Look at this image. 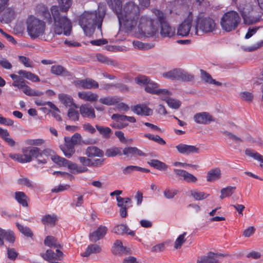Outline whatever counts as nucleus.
Instances as JSON below:
<instances>
[{
	"instance_id": "7ed1b4c3",
	"label": "nucleus",
	"mask_w": 263,
	"mask_h": 263,
	"mask_svg": "<svg viewBox=\"0 0 263 263\" xmlns=\"http://www.w3.org/2000/svg\"><path fill=\"white\" fill-rule=\"evenodd\" d=\"M105 12V8L99 6L97 11H85L80 16L79 24L86 36H91L96 26L101 30Z\"/></svg>"
},
{
	"instance_id": "de8ad7c7",
	"label": "nucleus",
	"mask_w": 263,
	"mask_h": 263,
	"mask_svg": "<svg viewBox=\"0 0 263 263\" xmlns=\"http://www.w3.org/2000/svg\"><path fill=\"white\" fill-rule=\"evenodd\" d=\"M67 116L69 119L72 121L76 122L79 120V112L76 110V108L70 107L68 111Z\"/></svg>"
},
{
	"instance_id": "7c9ffc66",
	"label": "nucleus",
	"mask_w": 263,
	"mask_h": 263,
	"mask_svg": "<svg viewBox=\"0 0 263 263\" xmlns=\"http://www.w3.org/2000/svg\"><path fill=\"white\" fill-rule=\"evenodd\" d=\"M60 148L64 155L68 158L71 157L75 153L74 146L69 143L65 142L64 145L60 146Z\"/></svg>"
},
{
	"instance_id": "473e14b6",
	"label": "nucleus",
	"mask_w": 263,
	"mask_h": 263,
	"mask_svg": "<svg viewBox=\"0 0 263 263\" xmlns=\"http://www.w3.org/2000/svg\"><path fill=\"white\" fill-rule=\"evenodd\" d=\"M101 251V248L97 244L89 245L86 249V251L81 254L83 257H87L91 254L98 253Z\"/></svg>"
},
{
	"instance_id": "f03ea898",
	"label": "nucleus",
	"mask_w": 263,
	"mask_h": 263,
	"mask_svg": "<svg viewBox=\"0 0 263 263\" xmlns=\"http://www.w3.org/2000/svg\"><path fill=\"white\" fill-rule=\"evenodd\" d=\"M124 0H114L115 11L118 16L119 24L123 25L127 30H133L137 25L139 15V6L134 2H128L122 9V3Z\"/></svg>"
},
{
	"instance_id": "1a4fd4ad",
	"label": "nucleus",
	"mask_w": 263,
	"mask_h": 263,
	"mask_svg": "<svg viewBox=\"0 0 263 263\" xmlns=\"http://www.w3.org/2000/svg\"><path fill=\"white\" fill-rule=\"evenodd\" d=\"M196 27L199 28L203 32L209 33L215 30L216 24L212 18L205 17L198 20Z\"/></svg>"
},
{
	"instance_id": "393cba45",
	"label": "nucleus",
	"mask_w": 263,
	"mask_h": 263,
	"mask_svg": "<svg viewBox=\"0 0 263 263\" xmlns=\"http://www.w3.org/2000/svg\"><path fill=\"white\" fill-rule=\"evenodd\" d=\"M57 253H55L51 250H47L46 252L43 255V257L49 261L52 259L59 260L63 257V253L59 249L56 250Z\"/></svg>"
},
{
	"instance_id": "c9c22d12",
	"label": "nucleus",
	"mask_w": 263,
	"mask_h": 263,
	"mask_svg": "<svg viewBox=\"0 0 263 263\" xmlns=\"http://www.w3.org/2000/svg\"><path fill=\"white\" fill-rule=\"evenodd\" d=\"M245 154L247 156L259 161L260 163V166L263 167V156L261 155L256 151L251 149H247L245 151Z\"/></svg>"
},
{
	"instance_id": "a19ab883",
	"label": "nucleus",
	"mask_w": 263,
	"mask_h": 263,
	"mask_svg": "<svg viewBox=\"0 0 263 263\" xmlns=\"http://www.w3.org/2000/svg\"><path fill=\"white\" fill-rule=\"evenodd\" d=\"M236 190L235 186H228L221 190L220 198L221 199L231 196Z\"/></svg>"
},
{
	"instance_id": "49530a36",
	"label": "nucleus",
	"mask_w": 263,
	"mask_h": 263,
	"mask_svg": "<svg viewBox=\"0 0 263 263\" xmlns=\"http://www.w3.org/2000/svg\"><path fill=\"white\" fill-rule=\"evenodd\" d=\"M81 138V136L80 134L75 133L71 138L65 137L64 138V141L65 143H69L74 146L75 145L77 144L80 142Z\"/></svg>"
},
{
	"instance_id": "b1692460",
	"label": "nucleus",
	"mask_w": 263,
	"mask_h": 263,
	"mask_svg": "<svg viewBox=\"0 0 263 263\" xmlns=\"http://www.w3.org/2000/svg\"><path fill=\"white\" fill-rule=\"evenodd\" d=\"M78 95L81 99L90 102L97 101L99 98L97 94L91 91L79 92Z\"/></svg>"
},
{
	"instance_id": "bf43d9fd",
	"label": "nucleus",
	"mask_w": 263,
	"mask_h": 263,
	"mask_svg": "<svg viewBox=\"0 0 263 263\" xmlns=\"http://www.w3.org/2000/svg\"><path fill=\"white\" fill-rule=\"evenodd\" d=\"M19 61L26 67H33V65L30 60L25 56L20 55L18 57Z\"/></svg>"
},
{
	"instance_id": "0eeeda50",
	"label": "nucleus",
	"mask_w": 263,
	"mask_h": 263,
	"mask_svg": "<svg viewBox=\"0 0 263 263\" xmlns=\"http://www.w3.org/2000/svg\"><path fill=\"white\" fill-rule=\"evenodd\" d=\"M138 27L145 35L153 36L157 30L155 21L147 16H142L140 18Z\"/></svg>"
},
{
	"instance_id": "dca6fc26",
	"label": "nucleus",
	"mask_w": 263,
	"mask_h": 263,
	"mask_svg": "<svg viewBox=\"0 0 263 263\" xmlns=\"http://www.w3.org/2000/svg\"><path fill=\"white\" fill-rule=\"evenodd\" d=\"M131 110L133 112L139 116H148L153 114L152 109L144 104H138L132 106Z\"/></svg>"
},
{
	"instance_id": "f257e3e1",
	"label": "nucleus",
	"mask_w": 263,
	"mask_h": 263,
	"mask_svg": "<svg viewBox=\"0 0 263 263\" xmlns=\"http://www.w3.org/2000/svg\"><path fill=\"white\" fill-rule=\"evenodd\" d=\"M60 9L57 6L51 7L50 10L51 14L47 7L41 6V14L44 19L49 23L52 22V18L54 23L52 24L49 33H45V22L34 16H30L26 21L27 31L29 36L35 39L39 38L42 40L49 41L52 40L55 35H60L63 33L66 36H69L71 32L72 24L70 21L62 12H66L70 7L72 0H58Z\"/></svg>"
},
{
	"instance_id": "864d4df0",
	"label": "nucleus",
	"mask_w": 263,
	"mask_h": 263,
	"mask_svg": "<svg viewBox=\"0 0 263 263\" xmlns=\"http://www.w3.org/2000/svg\"><path fill=\"white\" fill-rule=\"evenodd\" d=\"M177 190L170 188H166L163 192L164 197L167 199H173L174 197L177 194Z\"/></svg>"
},
{
	"instance_id": "9d476101",
	"label": "nucleus",
	"mask_w": 263,
	"mask_h": 263,
	"mask_svg": "<svg viewBox=\"0 0 263 263\" xmlns=\"http://www.w3.org/2000/svg\"><path fill=\"white\" fill-rule=\"evenodd\" d=\"M192 22L189 20H185L178 27L177 34L181 36H186L190 34L191 35H198V31L197 27L192 29Z\"/></svg>"
},
{
	"instance_id": "2f4dec72",
	"label": "nucleus",
	"mask_w": 263,
	"mask_h": 263,
	"mask_svg": "<svg viewBox=\"0 0 263 263\" xmlns=\"http://www.w3.org/2000/svg\"><path fill=\"white\" fill-rule=\"evenodd\" d=\"M0 235L3 239H5L10 243H13L15 241L14 234L10 230H6L0 228Z\"/></svg>"
},
{
	"instance_id": "f3484780",
	"label": "nucleus",
	"mask_w": 263,
	"mask_h": 263,
	"mask_svg": "<svg viewBox=\"0 0 263 263\" xmlns=\"http://www.w3.org/2000/svg\"><path fill=\"white\" fill-rule=\"evenodd\" d=\"M122 154L126 157L132 158L136 156H147V154L136 147H127L122 151Z\"/></svg>"
},
{
	"instance_id": "cd10ccee",
	"label": "nucleus",
	"mask_w": 263,
	"mask_h": 263,
	"mask_svg": "<svg viewBox=\"0 0 263 263\" xmlns=\"http://www.w3.org/2000/svg\"><path fill=\"white\" fill-rule=\"evenodd\" d=\"M58 98L61 103L66 107L73 106L75 108H77V106L73 103V100L71 96L66 94L61 93L59 95Z\"/></svg>"
},
{
	"instance_id": "69168bd1",
	"label": "nucleus",
	"mask_w": 263,
	"mask_h": 263,
	"mask_svg": "<svg viewBox=\"0 0 263 263\" xmlns=\"http://www.w3.org/2000/svg\"><path fill=\"white\" fill-rule=\"evenodd\" d=\"M240 98L245 101L251 102L253 99V95L248 91H244L239 94Z\"/></svg>"
},
{
	"instance_id": "f8f14e48",
	"label": "nucleus",
	"mask_w": 263,
	"mask_h": 263,
	"mask_svg": "<svg viewBox=\"0 0 263 263\" xmlns=\"http://www.w3.org/2000/svg\"><path fill=\"white\" fill-rule=\"evenodd\" d=\"M145 90L149 93L159 95L161 98L163 95H170V92L168 90L159 89L158 85L151 80L145 87Z\"/></svg>"
},
{
	"instance_id": "6e6d98bb",
	"label": "nucleus",
	"mask_w": 263,
	"mask_h": 263,
	"mask_svg": "<svg viewBox=\"0 0 263 263\" xmlns=\"http://www.w3.org/2000/svg\"><path fill=\"white\" fill-rule=\"evenodd\" d=\"M186 235V232H184L182 234L180 235L176 239L175 244L174 248L176 249H180L181 247L182 244L185 241V237Z\"/></svg>"
},
{
	"instance_id": "5fc2aeb1",
	"label": "nucleus",
	"mask_w": 263,
	"mask_h": 263,
	"mask_svg": "<svg viewBox=\"0 0 263 263\" xmlns=\"http://www.w3.org/2000/svg\"><path fill=\"white\" fill-rule=\"evenodd\" d=\"M44 243L46 246L48 247H53L54 248H58L60 247L59 245L57 244L56 239L54 237L51 236L46 237L44 240Z\"/></svg>"
},
{
	"instance_id": "c85d7f7f",
	"label": "nucleus",
	"mask_w": 263,
	"mask_h": 263,
	"mask_svg": "<svg viewBox=\"0 0 263 263\" xmlns=\"http://www.w3.org/2000/svg\"><path fill=\"white\" fill-rule=\"evenodd\" d=\"M0 136L11 147L16 145L15 141L10 136L9 133L6 129L0 127Z\"/></svg>"
},
{
	"instance_id": "603ef678",
	"label": "nucleus",
	"mask_w": 263,
	"mask_h": 263,
	"mask_svg": "<svg viewBox=\"0 0 263 263\" xmlns=\"http://www.w3.org/2000/svg\"><path fill=\"white\" fill-rule=\"evenodd\" d=\"M150 79L145 76L140 75L135 79V82L140 86H146Z\"/></svg>"
},
{
	"instance_id": "c756f323",
	"label": "nucleus",
	"mask_w": 263,
	"mask_h": 263,
	"mask_svg": "<svg viewBox=\"0 0 263 263\" xmlns=\"http://www.w3.org/2000/svg\"><path fill=\"white\" fill-rule=\"evenodd\" d=\"M71 170L72 173H82L86 172L88 171V168L85 166H79L76 163H73L68 160V163L66 164V166Z\"/></svg>"
},
{
	"instance_id": "412c9836",
	"label": "nucleus",
	"mask_w": 263,
	"mask_h": 263,
	"mask_svg": "<svg viewBox=\"0 0 263 263\" xmlns=\"http://www.w3.org/2000/svg\"><path fill=\"white\" fill-rule=\"evenodd\" d=\"M123 115L117 114H113L111 119L115 120V122L111 124L112 127L122 129L127 126L128 124L124 119L121 118Z\"/></svg>"
},
{
	"instance_id": "79ce46f5",
	"label": "nucleus",
	"mask_w": 263,
	"mask_h": 263,
	"mask_svg": "<svg viewBox=\"0 0 263 263\" xmlns=\"http://www.w3.org/2000/svg\"><path fill=\"white\" fill-rule=\"evenodd\" d=\"M96 127L99 133L104 138H109L112 134V131L111 129L108 127H104L96 125Z\"/></svg>"
},
{
	"instance_id": "423d86ee",
	"label": "nucleus",
	"mask_w": 263,
	"mask_h": 263,
	"mask_svg": "<svg viewBox=\"0 0 263 263\" xmlns=\"http://www.w3.org/2000/svg\"><path fill=\"white\" fill-rule=\"evenodd\" d=\"M153 12L157 16L160 26V34L163 37H171L175 35V29L170 26L166 21V17L164 14L158 9H154Z\"/></svg>"
},
{
	"instance_id": "338daca9",
	"label": "nucleus",
	"mask_w": 263,
	"mask_h": 263,
	"mask_svg": "<svg viewBox=\"0 0 263 263\" xmlns=\"http://www.w3.org/2000/svg\"><path fill=\"white\" fill-rule=\"evenodd\" d=\"M138 166L129 165L124 167L122 170V172L124 175H129L135 171H138Z\"/></svg>"
},
{
	"instance_id": "774afa93",
	"label": "nucleus",
	"mask_w": 263,
	"mask_h": 263,
	"mask_svg": "<svg viewBox=\"0 0 263 263\" xmlns=\"http://www.w3.org/2000/svg\"><path fill=\"white\" fill-rule=\"evenodd\" d=\"M7 255L8 257L12 260H14L17 255L18 253L16 252V250L14 248H7Z\"/></svg>"
},
{
	"instance_id": "3c124183",
	"label": "nucleus",
	"mask_w": 263,
	"mask_h": 263,
	"mask_svg": "<svg viewBox=\"0 0 263 263\" xmlns=\"http://www.w3.org/2000/svg\"><path fill=\"white\" fill-rule=\"evenodd\" d=\"M178 70L179 69H174L168 72L163 73V77L171 80H177L178 79Z\"/></svg>"
},
{
	"instance_id": "4be33fe9",
	"label": "nucleus",
	"mask_w": 263,
	"mask_h": 263,
	"mask_svg": "<svg viewBox=\"0 0 263 263\" xmlns=\"http://www.w3.org/2000/svg\"><path fill=\"white\" fill-rule=\"evenodd\" d=\"M112 231L115 234L121 235L126 234L134 236L135 234L134 231L130 230L126 225L123 224H119L115 227Z\"/></svg>"
},
{
	"instance_id": "a18cd8bd",
	"label": "nucleus",
	"mask_w": 263,
	"mask_h": 263,
	"mask_svg": "<svg viewBox=\"0 0 263 263\" xmlns=\"http://www.w3.org/2000/svg\"><path fill=\"white\" fill-rule=\"evenodd\" d=\"M99 102L103 104L110 106L118 103L119 99L112 97H103L100 99Z\"/></svg>"
},
{
	"instance_id": "ddd939ff",
	"label": "nucleus",
	"mask_w": 263,
	"mask_h": 263,
	"mask_svg": "<svg viewBox=\"0 0 263 263\" xmlns=\"http://www.w3.org/2000/svg\"><path fill=\"white\" fill-rule=\"evenodd\" d=\"M194 119L197 123L204 125L208 124L211 122L215 121L212 116L207 112H202L195 114L194 116Z\"/></svg>"
},
{
	"instance_id": "ea45409f",
	"label": "nucleus",
	"mask_w": 263,
	"mask_h": 263,
	"mask_svg": "<svg viewBox=\"0 0 263 263\" xmlns=\"http://www.w3.org/2000/svg\"><path fill=\"white\" fill-rule=\"evenodd\" d=\"M148 164L152 167L160 171H164L167 168V165L165 163L156 159L150 160L148 162Z\"/></svg>"
},
{
	"instance_id": "c03bdc74",
	"label": "nucleus",
	"mask_w": 263,
	"mask_h": 263,
	"mask_svg": "<svg viewBox=\"0 0 263 263\" xmlns=\"http://www.w3.org/2000/svg\"><path fill=\"white\" fill-rule=\"evenodd\" d=\"M122 154H123L122 148L120 147H111L107 149L105 151V155L108 157H113Z\"/></svg>"
},
{
	"instance_id": "2eb2a0df",
	"label": "nucleus",
	"mask_w": 263,
	"mask_h": 263,
	"mask_svg": "<svg viewBox=\"0 0 263 263\" xmlns=\"http://www.w3.org/2000/svg\"><path fill=\"white\" fill-rule=\"evenodd\" d=\"M108 229L104 226H100L98 229L90 233L89 238L91 241L96 242L97 241L102 239L107 233Z\"/></svg>"
},
{
	"instance_id": "aec40b11",
	"label": "nucleus",
	"mask_w": 263,
	"mask_h": 263,
	"mask_svg": "<svg viewBox=\"0 0 263 263\" xmlns=\"http://www.w3.org/2000/svg\"><path fill=\"white\" fill-rule=\"evenodd\" d=\"M76 84L78 87L84 89L97 88L99 87L98 82L91 79L77 81Z\"/></svg>"
},
{
	"instance_id": "8fccbe9b",
	"label": "nucleus",
	"mask_w": 263,
	"mask_h": 263,
	"mask_svg": "<svg viewBox=\"0 0 263 263\" xmlns=\"http://www.w3.org/2000/svg\"><path fill=\"white\" fill-rule=\"evenodd\" d=\"M117 205L120 208H128V204L132 202L131 199L129 197L123 198L121 197H117Z\"/></svg>"
},
{
	"instance_id": "6ab92c4d",
	"label": "nucleus",
	"mask_w": 263,
	"mask_h": 263,
	"mask_svg": "<svg viewBox=\"0 0 263 263\" xmlns=\"http://www.w3.org/2000/svg\"><path fill=\"white\" fill-rule=\"evenodd\" d=\"M112 252L115 254L127 255L131 253V250L129 248L124 247L120 240H117L114 243Z\"/></svg>"
},
{
	"instance_id": "4468645a",
	"label": "nucleus",
	"mask_w": 263,
	"mask_h": 263,
	"mask_svg": "<svg viewBox=\"0 0 263 263\" xmlns=\"http://www.w3.org/2000/svg\"><path fill=\"white\" fill-rule=\"evenodd\" d=\"M223 256L222 254L210 252L207 255L199 257L197 260V263H218V258Z\"/></svg>"
},
{
	"instance_id": "9b49d317",
	"label": "nucleus",
	"mask_w": 263,
	"mask_h": 263,
	"mask_svg": "<svg viewBox=\"0 0 263 263\" xmlns=\"http://www.w3.org/2000/svg\"><path fill=\"white\" fill-rule=\"evenodd\" d=\"M178 152L182 155H190L198 154L200 152L199 147L196 145L180 143L176 146Z\"/></svg>"
},
{
	"instance_id": "680f3d73",
	"label": "nucleus",
	"mask_w": 263,
	"mask_h": 263,
	"mask_svg": "<svg viewBox=\"0 0 263 263\" xmlns=\"http://www.w3.org/2000/svg\"><path fill=\"white\" fill-rule=\"evenodd\" d=\"M44 142V140L42 139H27L25 141V143L29 145H36L40 146Z\"/></svg>"
},
{
	"instance_id": "20e7f679",
	"label": "nucleus",
	"mask_w": 263,
	"mask_h": 263,
	"mask_svg": "<svg viewBox=\"0 0 263 263\" xmlns=\"http://www.w3.org/2000/svg\"><path fill=\"white\" fill-rule=\"evenodd\" d=\"M17 74H11L10 78L13 80L12 86L22 89L23 92L28 96H41L43 93L37 90L33 89L26 84L24 79L33 82L40 81L39 77L30 71L25 70H20L17 71Z\"/></svg>"
},
{
	"instance_id": "58836bf2",
	"label": "nucleus",
	"mask_w": 263,
	"mask_h": 263,
	"mask_svg": "<svg viewBox=\"0 0 263 263\" xmlns=\"http://www.w3.org/2000/svg\"><path fill=\"white\" fill-rule=\"evenodd\" d=\"M57 220V217L55 215L47 214L45 215L42 218V222L44 224L53 226L55 225V222Z\"/></svg>"
},
{
	"instance_id": "e2e57ef3",
	"label": "nucleus",
	"mask_w": 263,
	"mask_h": 263,
	"mask_svg": "<svg viewBox=\"0 0 263 263\" xmlns=\"http://www.w3.org/2000/svg\"><path fill=\"white\" fill-rule=\"evenodd\" d=\"M79 160L80 162L82 164L81 166H85L86 167H91L92 165V160L89 157H79Z\"/></svg>"
},
{
	"instance_id": "09e8293b",
	"label": "nucleus",
	"mask_w": 263,
	"mask_h": 263,
	"mask_svg": "<svg viewBox=\"0 0 263 263\" xmlns=\"http://www.w3.org/2000/svg\"><path fill=\"white\" fill-rule=\"evenodd\" d=\"M16 226L20 232L23 234L25 236L29 237H32L33 233L29 228L24 226L23 225H22L18 222L16 223Z\"/></svg>"
},
{
	"instance_id": "a878e982",
	"label": "nucleus",
	"mask_w": 263,
	"mask_h": 263,
	"mask_svg": "<svg viewBox=\"0 0 263 263\" xmlns=\"http://www.w3.org/2000/svg\"><path fill=\"white\" fill-rule=\"evenodd\" d=\"M221 173L220 168L217 167L210 170L207 173L206 180L213 182L221 178Z\"/></svg>"
},
{
	"instance_id": "0e129e2a",
	"label": "nucleus",
	"mask_w": 263,
	"mask_h": 263,
	"mask_svg": "<svg viewBox=\"0 0 263 263\" xmlns=\"http://www.w3.org/2000/svg\"><path fill=\"white\" fill-rule=\"evenodd\" d=\"M29 149L31 159L33 158H37L40 156H42V152L40 148L36 147H33Z\"/></svg>"
},
{
	"instance_id": "13d9d810",
	"label": "nucleus",
	"mask_w": 263,
	"mask_h": 263,
	"mask_svg": "<svg viewBox=\"0 0 263 263\" xmlns=\"http://www.w3.org/2000/svg\"><path fill=\"white\" fill-rule=\"evenodd\" d=\"M133 44L135 48L141 50H147L151 48L149 44H145L138 41H134Z\"/></svg>"
},
{
	"instance_id": "39448f33",
	"label": "nucleus",
	"mask_w": 263,
	"mask_h": 263,
	"mask_svg": "<svg viewBox=\"0 0 263 263\" xmlns=\"http://www.w3.org/2000/svg\"><path fill=\"white\" fill-rule=\"evenodd\" d=\"M241 21L238 13L234 11H230L224 14L220 21L222 29L227 32L235 30Z\"/></svg>"
},
{
	"instance_id": "5701e85b",
	"label": "nucleus",
	"mask_w": 263,
	"mask_h": 263,
	"mask_svg": "<svg viewBox=\"0 0 263 263\" xmlns=\"http://www.w3.org/2000/svg\"><path fill=\"white\" fill-rule=\"evenodd\" d=\"M85 155L89 158L103 157L104 152L95 146H90L86 148Z\"/></svg>"
},
{
	"instance_id": "bb28decb",
	"label": "nucleus",
	"mask_w": 263,
	"mask_h": 263,
	"mask_svg": "<svg viewBox=\"0 0 263 263\" xmlns=\"http://www.w3.org/2000/svg\"><path fill=\"white\" fill-rule=\"evenodd\" d=\"M171 95L170 92V95H163L161 98L162 100L165 101L169 107L173 109H178L181 105V102L180 101L171 98L169 97Z\"/></svg>"
},
{
	"instance_id": "37998d69",
	"label": "nucleus",
	"mask_w": 263,
	"mask_h": 263,
	"mask_svg": "<svg viewBox=\"0 0 263 263\" xmlns=\"http://www.w3.org/2000/svg\"><path fill=\"white\" fill-rule=\"evenodd\" d=\"M191 195L192 197L196 200H201L206 198L209 197V194L200 192L197 190H193L191 191Z\"/></svg>"
},
{
	"instance_id": "4c0bfd02",
	"label": "nucleus",
	"mask_w": 263,
	"mask_h": 263,
	"mask_svg": "<svg viewBox=\"0 0 263 263\" xmlns=\"http://www.w3.org/2000/svg\"><path fill=\"white\" fill-rule=\"evenodd\" d=\"M50 71L51 73L57 76L67 75L68 73L65 68L60 65L52 66Z\"/></svg>"
},
{
	"instance_id": "e433bc0d",
	"label": "nucleus",
	"mask_w": 263,
	"mask_h": 263,
	"mask_svg": "<svg viewBox=\"0 0 263 263\" xmlns=\"http://www.w3.org/2000/svg\"><path fill=\"white\" fill-rule=\"evenodd\" d=\"M194 75L189 73L188 72L181 69H179L178 70V80H181L182 81H190L194 79Z\"/></svg>"
},
{
	"instance_id": "f704fd0d",
	"label": "nucleus",
	"mask_w": 263,
	"mask_h": 263,
	"mask_svg": "<svg viewBox=\"0 0 263 263\" xmlns=\"http://www.w3.org/2000/svg\"><path fill=\"white\" fill-rule=\"evenodd\" d=\"M200 72L201 78L202 80L205 81V82L211 84H214L217 86H221L222 85L221 82L216 81L215 80L213 79L209 73L203 70H201Z\"/></svg>"
},
{
	"instance_id": "72a5a7b5",
	"label": "nucleus",
	"mask_w": 263,
	"mask_h": 263,
	"mask_svg": "<svg viewBox=\"0 0 263 263\" xmlns=\"http://www.w3.org/2000/svg\"><path fill=\"white\" fill-rule=\"evenodd\" d=\"M14 198L23 206H28V198L23 192H16L15 193Z\"/></svg>"
},
{
	"instance_id": "4d7b16f0",
	"label": "nucleus",
	"mask_w": 263,
	"mask_h": 263,
	"mask_svg": "<svg viewBox=\"0 0 263 263\" xmlns=\"http://www.w3.org/2000/svg\"><path fill=\"white\" fill-rule=\"evenodd\" d=\"M52 161L57 164L61 166H66V164L68 163V160L64 158L59 156H53L52 157Z\"/></svg>"
},
{
	"instance_id": "a211bd4d",
	"label": "nucleus",
	"mask_w": 263,
	"mask_h": 263,
	"mask_svg": "<svg viewBox=\"0 0 263 263\" xmlns=\"http://www.w3.org/2000/svg\"><path fill=\"white\" fill-rule=\"evenodd\" d=\"M80 113L82 117L93 119L96 117L94 108L89 104H84L80 106Z\"/></svg>"
},
{
	"instance_id": "052dcab7",
	"label": "nucleus",
	"mask_w": 263,
	"mask_h": 263,
	"mask_svg": "<svg viewBox=\"0 0 263 263\" xmlns=\"http://www.w3.org/2000/svg\"><path fill=\"white\" fill-rule=\"evenodd\" d=\"M23 154L22 155L23 163L30 162L32 159L30 156L29 149L28 148H24L22 149Z\"/></svg>"
},
{
	"instance_id": "6e6552de",
	"label": "nucleus",
	"mask_w": 263,
	"mask_h": 263,
	"mask_svg": "<svg viewBox=\"0 0 263 263\" xmlns=\"http://www.w3.org/2000/svg\"><path fill=\"white\" fill-rule=\"evenodd\" d=\"M237 7L246 24H252L258 21L259 19L254 16V11L250 3L240 4Z\"/></svg>"
}]
</instances>
